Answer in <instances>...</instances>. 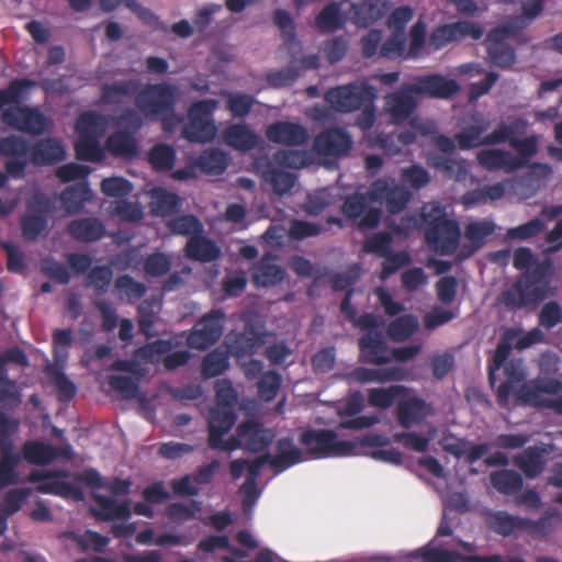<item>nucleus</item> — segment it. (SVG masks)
Listing matches in <instances>:
<instances>
[{"label": "nucleus", "instance_id": "1", "mask_svg": "<svg viewBox=\"0 0 562 562\" xmlns=\"http://www.w3.org/2000/svg\"><path fill=\"white\" fill-rule=\"evenodd\" d=\"M392 229L398 235L423 229L426 244L439 256L453 255L461 239L459 222L449 217L447 206L438 201L424 204L418 214H406Z\"/></svg>", "mask_w": 562, "mask_h": 562}, {"label": "nucleus", "instance_id": "2", "mask_svg": "<svg viewBox=\"0 0 562 562\" xmlns=\"http://www.w3.org/2000/svg\"><path fill=\"white\" fill-rule=\"evenodd\" d=\"M459 91L458 82L442 75L416 76L411 83H403L398 90L385 97V109L392 122L401 124L409 119L418 106L414 95L447 100Z\"/></svg>", "mask_w": 562, "mask_h": 562}, {"label": "nucleus", "instance_id": "3", "mask_svg": "<svg viewBox=\"0 0 562 562\" xmlns=\"http://www.w3.org/2000/svg\"><path fill=\"white\" fill-rule=\"evenodd\" d=\"M299 442L305 448L310 459L347 457L357 453L361 448H381L390 443V439L376 432H368L356 440H338L331 429H306L301 432Z\"/></svg>", "mask_w": 562, "mask_h": 562}, {"label": "nucleus", "instance_id": "4", "mask_svg": "<svg viewBox=\"0 0 562 562\" xmlns=\"http://www.w3.org/2000/svg\"><path fill=\"white\" fill-rule=\"evenodd\" d=\"M55 209V201L42 192H36L27 199L25 212L20 218V228L26 241H35L47 236Z\"/></svg>", "mask_w": 562, "mask_h": 562}, {"label": "nucleus", "instance_id": "5", "mask_svg": "<svg viewBox=\"0 0 562 562\" xmlns=\"http://www.w3.org/2000/svg\"><path fill=\"white\" fill-rule=\"evenodd\" d=\"M548 284L535 274L522 273L514 284L504 290L498 301L508 311L538 305L547 296Z\"/></svg>", "mask_w": 562, "mask_h": 562}, {"label": "nucleus", "instance_id": "6", "mask_svg": "<svg viewBox=\"0 0 562 562\" xmlns=\"http://www.w3.org/2000/svg\"><path fill=\"white\" fill-rule=\"evenodd\" d=\"M179 89L168 82L147 83L135 95L137 110L148 120H154L159 113L171 111L177 105Z\"/></svg>", "mask_w": 562, "mask_h": 562}, {"label": "nucleus", "instance_id": "7", "mask_svg": "<svg viewBox=\"0 0 562 562\" xmlns=\"http://www.w3.org/2000/svg\"><path fill=\"white\" fill-rule=\"evenodd\" d=\"M19 422L0 411V490L16 484V469L21 457L14 451L12 435L18 430Z\"/></svg>", "mask_w": 562, "mask_h": 562}, {"label": "nucleus", "instance_id": "8", "mask_svg": "<svg viewBox=\"0 0 562 562\" xmlns=\"http://www.w3.org/2000/svg\"><path fill=\"white\" fill-rule=\"evenodd\" d=\"M217 105L218 101L215 99H204L192 103L188 109V123L182 128L183 137L194 143L212 142L216 135L212 114Z\"/></svg>", "mask_w": 562, "mask_h": 562}, {"label": "nucleus", "instance_id": "9", "mask_svg": "<svg viewBox=\"0 0 562 562\" xmlns=\"http://www.w3.org/2000/svg\"><path fill=\"white\" fill-rule=\"evenodd\" d=\"M2 122L19 132L40 136L53 130L54 123L37 108L11 106L5 109L1 115Z\"/></svg>", "mask_w": 562, "mask_h": 562}, {"label": "nucleus", "instance_id": "10", "mask_svg": "<svg viewBox=\"0 0 562 562\" xmlns=\"http://www.w3.org/2000/svg\"><path fill=\"white\" fill-rule=\"evenodd\" d=\"M374 99L372 87L368 85L348 83L328 89L324 100L339 113L359 110L367 101Z\"/></svg>", "mask_w": 562, "mask_h": 562}, {"label": "nucleus", "instance_id": "11", "mask_svg": "<svg viewBox=\"0 0 562 562\" xmlns=\"http://www.w3.org/2000/svg\"><path fill=\"white\" fill-rule=\"evenodd\" d=\"M225 314L222 310H212L203 315L190 331L187 344L192 349L205 350L216 344L223 334Z\"/></svg>", "mask_w": 562, "mask_h": 562}, {"label": "nucleus", "instance_id": "12", "mask_svg": "<svg viewBox=\"0 0 562 562\" xmlns=\"http://www.w3.org/2000/svg\"><path fill=\"white\" fill-rule=\"evenodd\" d=\"M369 191L367 193L356 192L346 198L341 205L342 214L350 221L357 223L360 229H372L379 226L382 216L380 207H370Z\"/></svg>", "mask_w": 562, "mask_h": 562}, {"label": "nucleus", "instance_id": "13", "mask_svg": "<svg viewBox=\"0 0 562 562\" xmlns=\"http://www.w3.org/2000/svg\"><path fill=\"white\" fill-rule=\"evenodd\" d=\"M31 147L26 139L19 135H9L0 138V156L5 158V171L13 178H22L29 166Z\"/></svg>", "mask_w": 562, "mask_h": 562}, {"label": "nucleus", "instance_id": "14", "mask_svg": "<svg viewBox=\"0 0 562 562\" xmlns=\"http://www.w3.org/2000/svg\"><path fill=\"white\" fill-rule=\"evenodd\" d=\"M562 392V381L557 378L538 376L528 383L520 385L515 396L516 398L529 406L538 408H547V403L554 401V398H543L542 393L557 395Z\"/></svg>", "mask_w": 562, "mask_h": 562}, {"label": "nucleus", "instance_id": "15", "mask_svg": "<svg viewBox=\"0 0 562 562\" xmlns=\"http://www.w3.org/2000/svg\"><path fill=\"white\" fill-rule=\"evenodd\" d=\"M369 196L372 202L385 204L389 213L397 214L406 207L411 193L405 187L396 184L394 180L378 179L371 183Z\"/></svg>", "mask_w": 562, "mask_h": 562}, {"label": "nucleus", "instance_id": "16", "mask_svg": "<svg viewBox=\"0 0 562 562\" xmlns=\"http://www.w3.org/2000/svg\"><path fill=\"white\" fill-rule=\"evenodd\" d=\"M68 476L66 470H33L27 480L31 483H38L36 491L42 494H52L61 497L74 495L77 498L81 497V492L72 484L64 481Z\"/></svg>", "mask_w": 562, "mask_h": 562}, {"label": "nucleus", "instance_id": "17", "mask_svg": "<svg viewBox=\"0 0 562 562\" xmlns=\"http://www.w3.org/2000/svg\"><path fill=\"white\" fill-rule=\"evenodd\" d=\"M352 148L350 134L341 127H330L319 133L314 139V149L325 157L340 158Z\"/></svg>", "mask_w": 562, "mask_h": 562}, {"label": "nucleus", "instance_id": "18", "mask_svg": "<svg viewBox=\"0 0 562 562\" xmlns=\"http://www.w3.org/2000/svg\"><path fill=\"white\" fill-rule=\"evenodd\" d=\"M266 137L274 144L284 146H303L307 144L310 135L307 128L300 123L277 121L266 128Z\"/></svg>", "mask_w": 562, "mask_h": 562}, {"label": "nucleus", "instance_id": "19", "mask_svg": "<svg viewBox=\"0 0 562 562\" xmlns=\"http://www.w3.org/2000/svg\"><path fill=\"white\" fill-rule=\"evenodd\" d=\"M483 30L475 23L469 21H458L437 27L431 34V42L436 48H440L450 42L460 41L467 36L473 40H480Z\"/></svg>", "mask_w": 562, "mask_h": 562}, {"label": "nucleus", "instance_id": "20", "mask_svg": "<svg viewBox=\"0 0 562 562\" xmlns=\"http://www.w3.org/2000/svg\"><path fill=\"white\" fill-rule=\"evenodd\" d=\"M471 121L470 124L465 125L454 135V139L461 150L491 145V143L486 140L487 135H485L490 126L488 122L477 112L471 115Z\"/></svg>", "mask_w": 562, "mask_h": 562}, {"label": "nucleus", "instance_id": "21", "mask_svg": "<svg viewBox=\"0 0 562 562\" xmlns=\"http://www.w3.org/2000/svg\"><path fill=\"white\" fill-rule=\"evenodd\" d=\"M238 432L244 438V449L252 453L265 451L274 438L272 430L252 419L239 424Z\"/></svg>", "mask_w": 562, "mask_h": 562}, {"label": "nucleus", "instance_id": "22", "mask_svg": "<svg viewBox=\"0 0 562 562\" xmlns=\"http://www.w3.org/2000/svg\"><path fill=\"white\" fill-rule=\"evenodd\" d=\"M361 360L369 364L382 366L392 360L387 344L380 331L364 334L359 339Z\"/></svg>", "mask_w": 562, "mask_h": 562}, {"label": "nucleus", "instance_id": "23", "mask_svg": "<svg viewBox=\"0 0 562 562\" xmlns=\"http://www.w3.org/2000/svg\"><path fill=\"white\" fill-rule=\"evenodd\" d=\"M276 454L270 453L269 467L276 474L306 460L304 452L295 447L291 437H282L276 443Z\"/></svg>", "mask_w": 562, "mask_h": 562}, {"label": "nucleus", "instance_id": "24", "mask_svg": "<svg viewBox=\"0 0 562 562\" xmlns=\"http://www.w3.org/2000/svg\"><path fill=\"white\" fill-rule=\"evenodd\" d=\"M479 165L487 171H504L507 173L521 169L520 161L510 151L499 148L480 150L476 154Z\"/></svg>", "mask_w": 562, "mask_h": 562}, {"label": "nucleus", "instance_id": "25", "mask_svg": "<svg viewBox=\"0 0 562 562\" xmlns=\"http://www.w3.org/2000/svg\"><path fill=\"white\" fill-rule=\"evenodd\" d=\"M237 416L232 407L215 406L209 412V439L210 448H216L220 437H224L235 425Z\"/></svg>", "mask_w": 562, "mask_h": 562}, {"label": "nucleus", "instance_id": "26", "mask_svg": "<svg viewBox=\"0 0 562 562\" xmlns=\"http://www.w3.org/2000/svg\"><path fill=\"white\" fill-rule=\"evenodd\" d=\"M66 150L60 140L47 137L31 147L30 162L34 166H50L64 160Z\"/></svg>", "mask_w": 562, "mask_h": 562}, {"label": "nucleus", "instance_id": "27", "mask_svg": "<svg viewBox=\"0 0 562 562\" xmlns=\"http://www.w3.org/2000/svg\"><path fill=\"white\" fill-rule=\"evenodd\" d=\"M60 454L68 457V449L61 451L52 443L38 440H27L22 446L23 459L34 465H48Z\"/></svg>", "mask_w": 562, "mask_h": 562}, {"label": "nucleus", "instance_id": "28", "mask_svg": "<svg viewBox=\"0 0 562 562\" xmlns=\"http://www.w3.org/2000/svg\"><path fill=\"white\" fill-rule=\"evenodd\" d=\"M68 234L80 243L98 241L105 236L106 228L97 217H80L72 220L67 225Z\"/></svg>", "mask_w": 562, "mask_h": 562}, {"label": "nucleus", "instance_id": "29", "mask_svg": "<svg viewBox=\"0 0 562 562\" xmlns=\"http://www.w3.org/2000/svg\"><path fill=\"white\" fill-rule=\"evenodd\" d=\"M92 498L97 503L98 508H91V513L98 520H126L131 517V507L128 501L119 503L114 498L99 493H93Z\"/></svg>", "mask_w": 562, "mask_h": 562}, {"label": "nucleus", "instance_id": "30", "mask_svg": "<svg viewBox=\"0 0 562 562\" xmlns=\"http://www.w3.org/2000/svg\"><path fill=\"white\" fill-rule=\"evenodd\" d=\"M548 450L539 446H530L514 457L515 465L528 479L538 477L544 470L547 464L546 456Z\"/></svg>", "mask_w": 562, "mask_h": 562}, {"label": "nucleus", "instance_id": "31", "mask_svg": "<svg viewBox=\"0 0 562 562\" xmlns=\"http://www.w3.org/2000/svg\"><path fill=\"white\" fill-rule=\"evenodd\" d=\"M184 255L190 260L205 263L220 259L222 251L215 241L198 234L188 239Z\"/></svg>", "mask_w": 562, "mask_h": 562}, {"label": "nucleus", "instance_id": "32", "mask_svg": "<svg viewBox=\"0 0 562 562\" xmlns=\"http://www.w3.org/2000/svg\"><path fill=\"white\" fill-rule=\"evenodd\" d=\"M140 87L138 79H123L101 86L100 98L104 104H120L125 99L135 98Z\"/></svg>", "mask_w": 562, "mask_h": 562}, {"label": "nucleus", "instance_id": "33", "mask_svg": "<svg viewBox=\"0 0 562 562\" xmlns=\"http://www.w3.org/2000/svg\"><path fill=\"white\" fill-rule=\"evenodd\" d=\"M406 376V372L404 369L400 367H391V368H364L358 367L350 372V378L358 383H368V382H395L402 381Z\"/></svg>", "mask_w": 562, "mask_h": 562}, {"label": "nucleus", "instance_id": "34", "mask_svg": "<svg viewBox=\"0 0 562 562\" xmlns=\"http://www.w3.org/2000/svg\"><path fill=\"white\" fill-rule=\"evenodd\" d=\"M427 415V405L420 397L413 396L397 403L396 418L404 428L422 423Z\"/></svg>", "mask_w": 562, "mask_h": 562}, {"label": "nucleus", "instance_id": "35", "mask_svg": "<svg viewBox=\"0 0 562 562\" xmlns=\"http://www.w3.org/2000/svg\"><path fill=\"white\" fill-rule=\"evenodd\" d=\"M276 257L266 254L256 265L252 273V281L257 286H271L280 283L284 279V269L274 263Z\"/></svg>", "mask_w": 562, "mask_h": 562}, {"label": "nucleus", "instance_id": "36", "mask_svg": "<svg viewBox=\"0 0 562 562\" xmlns=\"http://www.w3.org/2000/svg\"><path fill=\"white\" fill-rule=\"evenodd\" d=\"M225 143L240 151H249L254 149L259 140L258 135L246 124H233L228 126L224 133Z\"/></svg>", "mask_w": 562, "mask_h": 562}, {"label": "nucleus", "instance_id": "37", "mask_svg": "<svg viewBox=\"0 0 562 562\" xmlns=\"http://www.w3.org/2000/svg\"><path fill=\"white\" fill-rule=\"evenodd\" d=\"M386 9V0H366L351 4V20L358 26H369L381 19Z\"/></svg>", "mask_w": 562, "mask_h": 562}, {"label": "nucleus", "instance_id": "38", "mask_svg": "<svg viewBox=\"0 0 562 562\" xmlns=\"http://www.w3.org/2000/svg\"><path fill=\"white\" fill-rule=\"evenodd\" d=\"M519 333L515 328H506L502 334L501 340L494 351L491 362L488 363V381L492 385L495 383V372L498 371L508 361L514 341Z\"/></svg>", "mask_w": 562, "mask_h": 562}, {"label": "nucleus", "instance_id": "39", "mask_svg": "<svg viewBox=\"0 0 562 562\" xmlns=\"http://www.w3.org/2000/svg\"><path fill=\"white\" fill-rule=\"evenodd\" d=\"M263 334L252 324L247 323L241 333L237 334L231 344V351L236 357L251 356L262 344Z\"/></svg>", "mask_w": 562, "mask_h": 562}, {"label": "nucleus", "instance_id": "40", "mask_svg": "<svg viewBox=\"0 0 562 562\" xmlns=\"http://www.w3.org/2000/svg\"><path fill=\"white\" fill-rule=\"evenodd\" d=\"M91 191L86 182L66 188L60 194L64 210L69 214L81 212L85 203L90 200Z\"/></svg>", "mask_w": 562, "mask_h": 562}, {"label": "nucleus", "instance_id": "41", "mask_svg": "<svg viewBox=\"0 0 562 562\" xmlns=\"http://www.w3.org/2000/svg\"><path fill=\"white\" fill-rule=\"evenodd\" d=\"M492 486L503 495H514L524 486L519 472L509 469L497 470L490 475Z\"/></svg>", "mask_w": 562, "mask_h": 562}, {"label": "nucleus", "instance_id": "42", "mask_svg": "<svg viewBox=\"0 0 562 562\" xmlns=\"http://www.w3.org/2000/svg\"><path fill=\"white\" fill-rule=\"evenodd\" d=\"M108 150L117 157H135L138 153L137 142L128 131H117L106 139Z\"/></svg>", "mask_w": 562, "mask_h": 562}, {"label": "nucleus", "instance_id": "43", "mask_svg": "<svg viewBox=\"0 0 562 562\" xmlns=\"http://www.w3.org/2000/svg\"><path fill=\"white\" fill-rule=\"evenodd\" d=\"M151 212L157 216L171 215L181 207L182 200L172 192L162 188H156L151 192Z\"/></svg>", "mask_w": 562, "mask_h": 562}, {"label": "nucleus", "instance_id": "44", "mask_svg": "<svg viewBox=\"0 0 562 562\" xmlns=\"http://www.w3.org/2000/svg\"><path fill=\"white\" fill-rule=\"evenodd\" d=\"M526 128L527 122L522 119H515L510 123L502 122L491 134H487L486 140L491 143V145L508 143L509 146H512V143L516 140L519 135L524 134Z\"/></svg>", "mask_w": 562, "mask_h": 562}, {"label": "nucleus", "instance_id": "45", "mask_svg": "<svg viewBox=\"0 0 562 562\" xmlns=\"http://www.w3.org/2000/svg\"><path fill=\"white\" fill-rule=\"evenodd\" d=\"M497 226L491 218H482L470 222L465 225L464 236L474 249H480L485 245L487 237L493 235Z\"/></svg>", "mask_w": 562, "mask_h": 562}, {"label": "nucleus", "instance_id": "46", "mask_svg": "<svg viewBox=\"0 0 562 562\" xmlns=\"http://www.w3.org/2000/svg\"><path fill=\"white\" fill-rule=\"evenodd\" d=\"M345 18L338 2H330L325 5L315 16V24L319 31L330 33L338 31L345 25Z\"/></svg>", "mask_w": 562, "mask_h": 562}, {"label": "nucleus", "instance_id": "47", "mask_svg": "<svg viewBox=\"0 0 562 562\" xmlns=\"http://www.w3.org/2000/svg\"><path fill=\"white\" fill-rule=\"evenodd\" d=\"M524 522L522 517L514 516L504 510L495 512L488 517L491 529L503 537H509L517 530L522 531Z\"/></svg>", "mask_w": 562, "mask_h": 562}, {"label": "nucleus", "instance_id": "48", "mask_svg": "<svg viewBox=\"0 0 562 562\" xmlns=\"http://www.w3.org/2000/svg\"><path fill=\"white\" fill-rule=\"evenodd\" d=\"M229 368L227 351L214 349L206 353L201 363V374L204 379H212L223 374Z\"/></svg>", "mask_w": 562, "mask_h": 562}, {"label": "nucleus", "instance_id": "49", "mask_svg": "<svg viewBox=\"0 0 562 562\" xmlns=\"http://www.w3.org/2000/svg\"><path fill=\"white\" fill-rule=\"evenodd\" d=\"M227 164V155L217 148L204 150L196 160V166L202 172L213 176L222 175Z\"/></svg>", "mask_w": 562, "mask_h": 562}, {"label": "nucleus", "instance_id": "50", "mask_svg": "<svg viewBox=\"0 0 562 562\" xmlns=\"http://www.w3.org/2000/svg\"><path fill=\"white\" fill-rule=\"evenodd\" d=\"M75 128L79 136L98 138L104 132L105 119L93 111L85 112L78 116Z\"/></svg>", "mask_w": 562, "mask_h": 562}, {"label": "nucleus", "instance_id": "51", "mask_svg": "<svg viewBox=\"0 0 562 562\" xmlns=\"http://www.w3.org/2000/svg\"><path fill=\"white\" fill-rule=\"evenodd\" d=\"M262 178L271 184L274 193L278 195L288 193L297 180L296 175L284 171L281 167H269L263 171Z\"/></svg>", "mask_w": 562, "mask_h": 562}, {"label": "nucleus", "instance_id": "52", "mask_svg": "<svg viewBox=\"0 0 562 562\" xmlns=\"http://www.w3.org/2000/svg\"><path fill=\"white\" fill-rule=\"evenodd\" d=\"M406 393L403 385H391L389 387H373L369 390L368 402L371 406L381 409L390 408L395 401Z\"/></svg>", "mask_w": 562, "mask_h": 562}, {"label": "nucleus", "instance_id": "53", "mask_svg": "<svg viewBox=\"0 0 562 562\" xmlns=\"http://www.w3.org/2000/svg\"><path fill=\"white\" fill-rule=\"evenodd\" d=\"M172 349L171 340L157 339L151 342H147L134 351L136 360H140L146 363H158L159 357L165 356Z\"/></svg>", "mask_w": 562, "mask_h": 562}, {"label": "nucleus", "instance_id": "54", "mask_svg": "<svg viewBox=\"0 0 562 562\" xmlns=\"http://www.w3.org/2000/svg\"><path fill=\"white\" fill-rule=\"evenodd\" d=\"M272 160L281 168L299 170L308 166L311 158L306 150L281 149L273 154Z\"/></svg>", "mask_w": 562, "mask_h": 562}, {"label": "nucleus", "instance_id": "55", "mask_svg": "<svg viewBox=\"0 0 562 562\" xmlns=\"http://www.w3.org/2000/svg\"><path fill=\"white\" fill-rule=\"evenodd\" d=\"M113 280V270L110 266H95L87 274L86 286H91L98 295L108 293Z\"/></svg>", "mask_w": 562, "mask_h": 562}, {"label": "nucleus", "instance_id": "56", "mask_svg": "<svg viewBox=\"0 0 562 562\" xmlns=\"http://www.w3.org/2000/svg\"><path fill=\"white\" fill-rule=\"evenodd\" d=\"M78 160L100 162L104 159V153L98 138L79 136L75 144Z\"/></svg>", "mask_w": 562, "mask_h": 562}, {"label": "nucleus", "instance_id": "57", "mask_svg": "<svg viewBox=\"0 0 562 562\" xmlns=\"http://www.w3.org/2000/svg\"><path fill=\"white\" fill-rule=\"evenodd\" d=\"M417 319L413 315H403L392 321L386 333L394 341H403L408 339L417 329Z\"/></svg>", "mask_w": 562, "mask_h": 562}, {"label": "nucleus", "instance_id": "58", "mask_svg": "<svg viewBox=\"0 0 562 562\" xmlns=\"http://www.w3.org/2000/svg\"><path fill=\"white\" fill-rule=\"evenodd\" d=\"M282 376L274 370H269L260 375L257 382L258 395L263 402H272L281 387Z\"/></svg>", "mask_w": 562, "mask_h": 562}, {"label": "nucleus", "instance_id": "59", "mask_svg": "<svg viewBox=\"0 0 562 562\" xmlns=\"http://www.w3.org/2000/svg\"><path fill=\"white\" fill-rule=\"evenodd\" d=\"M168 228L176 235L194 236L203 233V224L201 221L191 214L179 215L171 218L168 224Z\"/></svg>", "mask_w": 562, "mask_h": 562}, {"label": "nucleus", "instance_id": "60", "mask_svg": "<svg viewBox=\"0 0 562 562\" xmlns=\"http://www.w3.org/2000/svg\"><path fill=\"white\" fill-rule=\"evenodd\" d=\"M381 258L384 261L381 265L380 279L382 281L387 280L391 276H393L397 270L403 267L408 266L412 262V258L409 254L405 250L400 251H387L386 256H382Z\"/></svg>", "mask_w": 562, "mask_h": 562}, {"label": "nucleus", "instance_id": "61", "mask_svg": "<svg viewBox=\"0 0 562 562\" xmlns=\"http://www.w3.org/2000/svg\"><path fill=\"white\" fill-rule=\"evenodd\" d=\"M544 222L539 217H535L528 221L527 223H524L516 227L508 228L506 232V237L509 240L522 241L539 236L541 233L544 232Z\"/></svg>", "mask_w": 562, "mask_h": 562}, {"label": "nucleus", "instance_id": "62", "mask_svg": "<svg viewBox=\"0 0 562 562\" xmlns=\"http://www.w3.org/2000/svg\"><path fill=\"white\" fill-rule=\"evenodd\" d=\"M31 490L27 487L13 488L7 492L3 497L2 504H0V516L8 518L18 513L26 498L30 496Z\"/></svg>", "mask_w": 562, "mask_h": 562}, {"label": "nucleus", "instance_id": "63", "mask_svg": "<svg viewBox=\"0 0 562 562\" xmlns=\"http://www.w3.org/2000/svg\"><path fill=\"white\" fill-rule=\"evenodd\" d=\"M176 153L167 144H157L149 151V162L155 170L167 171L173 167Z\"/></svg>", "mask_w": 562, "mask_h": 562}, {"label": "nucleus", "instance_id": "64", "mask_svg": "<svg viewBox=\"0 0 562 562\" xmlns=\"http://www.w3.org/2000/svg\"><path fill=\"white\" fill-rule=\"evenodd\" d=\"M393 236L387 232H378L368 236L362 245V250L378 257L386 256L391 250Z\"/></svg>", "mask_w": 562, "mask_h": 562}]
</instances>
